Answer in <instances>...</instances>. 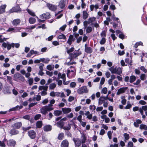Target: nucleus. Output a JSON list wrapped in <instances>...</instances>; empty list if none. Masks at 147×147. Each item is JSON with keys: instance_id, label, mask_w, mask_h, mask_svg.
<instances>
[{"instance_id": "1", "label": "nucleus", "mask_w": 147, "mask_h": 147, "mask_svg": "<svg viewBox=\"0 0 147 147\" xmlns=\"http://www.w3.org/2000/svg\"><path fill=\"white\" fill-rule=\"evenodd\" d=\"M54 109L53 108L49 107L48 105L45 106L41 108L40 112L42 114L45 115L48 111H50Z\"/></svg>"}, {"instance_id": "2", "label": "nucleus", "mask_w": 147, "mask_h": 147, "mask_svg": "<svg viewBox=\"0 0 147 147\" xmlns=\"http://www.w3.org/2000/svg\"><path fill=\"white\" fill-rule=\"evenodd\" d=\"M65 74H61L60 73H59L58 74V78H57V81H58V83H67V82H65L66 77Z\"/></svg>"}, {"instance_id": "3", "label": "nucleus", "mask_w": 147, "mask_h": 147, "mask_svg": "<svg viewBox=\"0 0 147 147\" xmlns=\"http://www.w3.org/2000/svg\"><path fill=\"white\" fill-rule=\"evenodd\" d=\"M15 46V44L12 43L10 44L9 43L7 42H4L2 44V46L3 47L5 48H7L8 50H9L11 49V47L14 48Z\"/></svg>"}, {"instance_id": "4", "label": "nucleus", "mask_w": 147, "mask_h": 147, "mask_svg": "<svg viewBox=\"0 0 147 147\" xmlns=\"http://www.w3.org/2000/svg\"><path fill=\"white\" fill-rule=\"evenodd\" d=\"M96 19V18L92 17L89 18L88 19V21L86 20L84 21L83 22V24L85 29L87 27L88 24L92 23V22L94 21Z\"/></svg>"}, {"instance_id": "5", "label": "nucleus", "mask_w": 147, "mask_h": 147, "mask_svg": "<svg viewBox=\"0 0 147 147\" xmlns=\"http://www.w3.org/2000/svg\"><path fill=\"white\" fill-rule=\"evenodd\" d=\"M22 11L19 5H17L13 7L8 11L9 13H11L14 12H20Z\"/></svg>"}, {"instance_id": "6", "label": "nucleus", "mask_w": 147, "mask_h": 147, "mask_svg": "<svg viewBox=\"0 0 147 147\" xmlns=\"http://www.w3.org/2000/svg\"><path fill=\"white\" fill-rule=\"evenodd\" d=\"M88 90L87 89V87L84 86L78 89V92L80 94H82L84 93H87L88 92Z\"/></svg>"}, {"instance_id": "7", "label": "nucleus", "mask_w": 147, "mask_h": 147, "mask_svg": "<svg viewBox=\"0 0 147 147\" xmlns=\"http://www.w3.org/2000/svg\"><path fill=\"white\" fill-rule=\"evenodd\" d=\"M82 53L80 51L74 52L70 54V56L72 59L74 58H76L78 56L81 54Z\"/></svg>"}, {"instance_id": "8", "label": "nucleus", "mask_w": 147, "mask_h": 147, "mask_svg": "<svg viewBox=\"0 0 147 147\" xmlns=\"http://www.w3.org/2000/svg\"><path fill=\"white\" fill-rule=\"evenodd\" d=\"M16 143V142L15 140L11 139L7 141V145L9 146L14 147L15 146Z\"/></svg>"}, {"instance_id": "9", "label": "nucleus", "mask_w": 147, "mask_h": 147, "mask_svg": "<svg viewBox=\"0 0 147 147\" xmlns=\"http://www.w3.org/2000/svg\"><path fill=\"white\" fill-rule=\"evenodd\" d=\"M47 6L49 9L51 11H55L57 9V6H56L48 3H47Z\"/></svg>"}, {"instance_id": "10", "label": "nucleus", "mask_w": 147, "mask_h": 147, "mask_svg": "<svg viewBox=\"0 0 147 147\" xmlns=\"http://www.w3.org/2000/svg\"><path fill=\"white\" fill-rule=\"evenodd\" d=\"M40 18L42 19H47L50 18L51 17L50 13L49 12H47L41 15Z\"/></svg>"}, {"instance_id": "11", "label": "nucleus", "mask_w": 147, "mask_h": 147, "mask_svg": "<svg viewBox=\"0 0 147 147\" xmlns=\"http://www.w3.org/2000/svg\"><path fill=\"white\" fill-rule=\"evenodd\" d=\"M76 71L74 67H73L72 69H68L67 70V76L68 77L71 76V74L72 76L74 75V73Z\"/></svg>"}, {"instance_id": "12", "label": "nucleus", "mask_w": 147, "mask_h": 147, "mask_svg": "<svg viewBox=\"0 0 147 147\" xmlns=\"http://www.w3.org/2000/svg\"><path fill=\"white\" fill-rule=\"evenodd\" d=\"M28 134L29 136L32 139H34L36 136V133L34 130L29 131Z\"/></svg>"}, {"instance_id": "13", "label": "nucleus", "mask_w": 147, "mask_h": 147, "mask_svg": "<svg viewBox=\"0 0 147 147\" xmlns=\"http://www.w3.org/2000/svg\"><path fill=\"white\" fill-rule=\"evenodd\" d=\"M73 140L76 146L79 147L81 144V140L78 138H73Z\"/></svg>"}, {"instance_id": "14", "label": "nucleus", "mask_w": 147, "mask_h": 147, "mask_svg": "<svg viewBox=\"0 0 147 147\" xmlns=\"http://www.w3.org/2000/svg\"><path fill=\"white\" fill-rule=\"evenodd\" d=\"M62 110L63 113L65 114L68 113L71 111L70 108H63L62 109Z\"/></svg>"}, {"instance_id": "15", "label": "nucleus", "mask_w": 147, "mask_h": 147, "mask_svg": "<svg viewBox=\"0 0 147 147\" xmlns=\"http://www.w3.org/2000/svg\"><path fill=\"white\" fill-rule=\"evenodd\" d=\"M20 29H21L20 28H9L7 30V31L8 32L12 31L14 32H17L19 31Z\"/></svg>"}, {"instance_id": "16", "label": "nucleus", "mask_w": 147, "mask_h": 147, "mask_svg": "<svg viewBox=\"0 0 147 147\" xmlns=\"http://www.w3.org/2000/svg\"><path fill=\"white\" fill-rule=\"evenodd\" d=\"M58 6L61 9L64 8L65 6V3L64 0H61L59 3Z\"/></svg>"}, {"instance_id": "17", "label": "nucleus", "mask_w": 147, "mask_h": 147, "mask_svg": "<svg viewBox=\"0 0 147 147\" xmlns=\"http://www.w3.org/2000/svg\"><path fill=\"white\" fill-rule=\"evenodd\" d=\"M68 141L66 140H65L62 141L61 146V147H68Z\"/></svg>"}, {"instance_id": "18", "label": "nucleus", "mask_w": 147, "mask_h": 147, "mask_svg": "<svg viewBox=\"0 0 147 147\" xmlns=\"http://www.w3.org/2000/svg\"><path fill=\"white\" fill-rule=\"evenodd\" d=\"M21 21L20 19H17L14 20L12 22V24L14 26H17L19 24Z\"/></svg>"}, {"instance_id": "19", "label": "nucleus", "mask_w": 147, "mask_h": 147, "mask_svg": "<svg viewBox=\"0 0 147 147\" xmlns=\"http://www.w3.org/2000/svg\"><path fill=\"white\" fill-rule=\"evenodd\" d=\"M43 130L45 131H51L52 129L51 126L49 125H47L43 127Z\"/></svg>"}, {"instance_id": "20", "label": "nucleus", "mask_w": 147, "mask_h": 147, "mask_svg": "<svg viewBox=\"0 0 147 147\" xmlns=\"http://www.w3.org/2000/svg\"><path fill=\"white\" fill-rule=\"evenodd\" d=\"M6 7V5L5 4L0 6V14L5 12Z\"/></svg>"}, {"instance_id": "21", "label": "nucleus", "mask_w": 147, "mask_h": 147, "mask_svg": "<svg viewBox=\"0 0 147 147\" xmlns=\"http://www.w3.org/2000/svg\"><path fill=\"white\" fill-rule=\"evenodd\" d=\"M22 126V123L21 122H18L15 123L13 127L16 129H18Z\"/></svg>"}, {"instance_id": "22", "label": "nucleus", "mask_w": 147, "mask_h": 147, "mask_svg": "<svg viewBox=\"0 0 147 147\" xmlns=\"http://www.w3.org/2000/svg\"><path fill=\"white\" fill-rule=\"evenodd\" d=\"M60 93L59 92H55L54 91L51 92L50 94V96L53 97L55 96H60Z\"/></svg>"}, {"instance_id": "23", "label": "nucleus", "mask_w": 147, "mask_h": 147, "mask_svg": "<svg viewBox=\"0 0 147 147\" xmlns=\"http://www.w3.org/2000/svg\"><path fill=\"white\" fill-rule=\"evenodd\" d=\"M84 114L87 116L86 118L89 120H90L92 119V114H90L89 111L86 112Z\"/></svg>"}, {"instance_id": "24", "label": "nucleus", "mask_w": 147, "mask_h": 147, "mask_svg": "<svg viewBox=\"0 0 147 147\" xmlns=\"http://www.w3.org/2000/svg\"><path fill=\"white\" fill-rule=\"evenodd\" d=\"M73 36L72 35H70L69 37V39L67 41V43L69 44V45H71L72 43V42L74 41Z\"/></svg>"}, {"instance_id": "25", "label": "nucleus", "mask_w": 147, "mask_h": 147, "mask_svg": "<svg viewBox=\"0 0 147 147\" xmlns=\"http://www.w3.org/2000/svg\"><path fill=\"white\" fill-rule=\"evenodd\" d=\"M89 14L87 12L85 11H84L82 12L83 18L84 20H86L88 17Z\"/></svg>"}, {"instance_id": "26", "label": "nucleus", "mask_w": 147, "mask_h": 147, "mask_svg": "<svg viewBox=\"0 0 147 147\" xmlns=\"http://www.w3.org/2000/svg\"><path fill=\"white\" fill-rule=\"evenodd\" d=\"M56 125L58 127L61 128H63L64 125V122L60 120L57 123Z\"/></svg>"}, {"instance_id": "27", "label": "nucleus", "mask_w": 147, "mask_h": 147, "mask_svg": "<svg viewBox=\"0 0 147 147\" xmlns=\"http://www.w3.org/2000/svg\"><path fill=\"white\" fill-rule=\"evenodd\" d=\"M105 100V98L104 97H101L99 99L98 103L99 105H101L104 103Z\"/></svg>"}, {"instance_id": "28", "label": "nucleus", "mask_w": 147, "mask_h": 147, "mask_svg": "<svg viewBox=\"0 0 147 147\" xmlns=\"http://www.w3.org/2000/svg\"><path fill=\"white\" fill-rule=\"evenodd\" d=\"M126 89L124 88H121L119 89L117 92V95H119L121 93L124 92Z\"/></svg>"}, {"instance_id": "29", "label": "nucleus", "mask_w": 147, "mask_h": 147, "mask_svg": "<svg viewBox=\"0 0 147 147\" xmlns=\"http://www.w3.org/2000/svg\"><path fill=\"white\" fill-rule=\"evenodd\" d=\"M20 78H23V77L18 73L16 74L13 76V78L15 80L18 79Z\"/></svg>"}, {"instance_id": "30", "label": "nucleus", "mask_w": 147, "mask_h": 147, "mask_svg": "<svg viewBox=\"0 0 147 147\" xmlns=\"http://www.w3.org/2000/svg\"><path fill=\"white\" fill-rule=\"evenodd\" d=\"M26 11L28 13L32 16H36L34 12L32 10L29 9H26Z\"/></svg>"}, {"instance_id": "31", "label": "nucleus", "mask_w": 147, "mask_h": 147, "mask_svg": "<svg viewBox=\"0 0 147 147\" xmlns=\"http://www.w3.org/2000/svg\"><path fill=\"white\" fill-rule=\"evenodd\" d=\"M85 51L88 53H91L92 52V49L89 47H88L87 48L86 47V49H85Z\"/></svg>"}, {"instance_id": "32", "label": "nucleus", "mask_w": 147, "mask_h": 147, "mask_svg": "<svg viewBox=\"0 0 147 147\" xmlns=\"http://www.w3.org/2000/svg\"><path fill=\"white\" fill-rule=\"evenodd\" d=\"M109 70L111 71L112 74H116L117 68L114 67L113 66L111 67L109 69Z\"/></svg>"}, {"instance_id": "33", "label": "nucleus", "mask_w": 147, "mask_h": 147, "mask_svg": "<svg viewBox=\"0 0 147 147\" xmlns=\"http://www.w3.org/2000/svg\"><path fill=\"white\" fill-rule=\"evenodd\" d=\"M29 21L30 24H33L36 22V20L35 18L31 17L29 18Z\"/></svg>"}, {"instance_id": "34", "label": "nucleus", "mask_w": 147, "mask_h": 147, "mask_svg": "<svg viewBox=\"0 0 147 147\" xmlns=\"http://www.w3.org/2000/svg\"><path fill=\"white\" fill-rule=\"evenodd\" d=\"M64 137V134L63 133H59L58 135L57 138L59 140H62Z\"/></svg>"}, {"instance_id": "35", "label": "nucleus", "mask_w": 147, "mask_h": 147, "mask_svg": "<svg viewBox=\"0 0 147 147\" xmlns=\"http://www.w3.org/2000/svg\"><path fill=\"white\" fill-rule=\"evenodd\" d=\"M136 80V77L135 76L132 75L130 77L129 82L130 83H132Z\"/></svg>"}, {"instance_id": "36", "label": "nucleus", "mask_w": 147, "mask_h": 147, "mask_svg": "<svg viewBox=\"0 0 147 147\" xmlns=\"http://www.w3.org/2000/svg\"><path fill=\"white\" fill-rule=\"evenodd\" d=\"M19 131L15 129H13L11 130L10 133L12 135H16L18 134Z\"/></svg>"}, {"instance_id": "37", "label": "nucleus", "mask_w": 147, "mask_h": 147, "mask_svg": "<svg viewBox=\"0 0 147 147\" xmlns=\"http://www.w3.org/2000/svg\"><path fill=\"white\" fill-rule=\"evenodd\" d=\"M61 111L59 110L55 111L54 112V114L56 116H59L61 114Z\"/></svg>"}, {"instance_id": "38", "label": "nucleus", "mask_w": 147, "mask_h": 147, "mask_svg": "<svg viewBox=\"0 0 147 147\" xmlns=\"http://www.w3.org/2000/svg\"><path fill=\"white\" fill-rule=\"evenodd\" d=\"M140 128L141 129H144L146 130H147V126L145 125L141 124L140 125Z\"/></svg>"}, {"instance_id": "39", "label": "nucleus", "mask_w": 147, "mask_h": 147, "mask_svg": "<svg viewBox=\"0 0 147 147\" xmlns=\"http://www.w3.org/2000/svg\"><path fill=\"white\" fill-rule=\"evenodd\" d=\"M47 84L46 85H47ZM48 88V86L47 85L45 86H40L39 87V89L40 90H47Z\"/></svg>"}, {"instance_id": "40", "label": "nucleus", "mask_w": 147, "mask_h": 147, "mask_svg": "<svg viewBox=\"0 0 147 147\" xmlns=\"http://www.w3.org/2000/svg\"><path fill=\"white\" fill-rule=\"evenodd\" d=\"M42 125V122L40 121H38L36 123V126L37 128H40Z\"/></svg>"}, {"instance_id": "41", "label": "nucleus", "mask_w": 147, "mask_h": 147, "mask_svg": "<svg viewBox=\"0 0 147 147\" xmlns=\"http://www.w3.org/2000/svg\"><path fill=\"white\" fill-rule=\"evenodd\" d=\"M86 139L85 135L83 134H82L81 136V141L82 144H84L85 143Z\"/></svg>"}, {"instance_id": "42", "label": "nucleus", "mask_w": 147, "mask_h": 147, "mask_svg": "<svg viewBox=\"0 0 147 147\" xmlns=\"http://www.w3.org/2000/svg\"><path fill=\"white\" fill-rule=\"evenodd\" d=\"M11 90L10 88L9 87H5L4 89V92L7 93H11Z\"/></svg>"}, {"instance_id": "43", "label": "nucleus", "mask_w": 147, "mask_h": 147, "mask_svg": "<svg viewBox=\"0 0 147 147\" xmlns=\"http://www.w3.org/2000/svg\"><path fill=\"white\" fill-rule=\"evenodd\" d=\"M58 38L59 39H63L66 40V39L65 35L62 34H61L59 35L58 36Z\"/></svg>"}, {"instance_id": "44", "label": "nucleus", "mask_w": 147, "mask_h": 147, "mask_svg": "<svg viewBox=\"0 0 147 147\" xmlns=\"http://www.w3.org/2000/svg\"><path fill=\"white\" fill-rule=\"evenodd\" d=\"M121 99H122L121 101L122 104L123 105H125L126 102V100L125 99V97L122 96L121 97Z\"/></svg>"}, {"instance_id": "45", "label": "nucleus", "mask_w": 147, "mask_h": 147, "mask_svg": "<svg viewBox=\"0 0 147 147\" xmlns=\"http://www.w3.org/2000/svg\"><path fill=\"white\" fill-rule=\"evenodd\" d=\"M55 102V101L54 99H52L50 100V104H49L48 105V106H49V107H51L52 108H53V104H54Z\"/></svg>"}, {"instance_id": "46", "label": "nucleus", "mask_w": 147, "mask_h": 147, "mask_svg": "<svg viewBox=\"0 0 147 147\" xmlns=\"http://www.w3.org/2000/svg\"><path fill=\"white\" fill-rule=\"evenodd\" d=\"M6 139H4V140L3 141H0V146L2 147H5V144L4 143V141H6Z\"/></svg>"}, {"instance_id": "47", "label": "nucleus", "mask_w": 147, "mask_h": 147, "mask_svg": "<svg viewBox=\"0 0 147 147\" xmlns=\"http://www.w3.org/2000/svg\"><path fill=\"white\" fill-rule=\"evenodd\" d=\"M146 76L145 74H142L140 76V79L141 80H144L146 79Z\"/></svg>"}, {"instance_id": "48", "label": "nucleus", "mask_w": 147, "mask_h": 147, "mask_svg": "<svg viewBox=\"0 0 147 147\" xmlns=\"http://www.w3.org/2000/svg\"><path fill=\"white\" fill-rule=\"evenodd\" d=\"M122 73L121 69L120 67L117 68L116 74H120Z\"/></svg>"}, {"instance_id": "49", "label": "nucleus", "mask_w": 147, "mask_h": 147, "mask_svg": "<svg viewBox=\"0 0 147 147\" xmlns=\"http://www.w3.org/2000/svg\"><path fill=\"white\" fill-rule=\"evenodd\" d=\"M54 67V65H53V66L52 67L51 65H49L47 66V68L48 70H50V71H51L53 69Z\"/></svg>"}, {"instance_id": "50", "label": "nucleus", "mask_w": 147, "mask_h": 147, "mask_svg": "<svg viewBox=\"0 0 147 147\" xmlns=\"http://www.w3.org/2000/svg\"><path fill=\"white\" fill-rule=\"evenodd\" d=\"M92 30V28L91 27L89 26L86 29V32L87 33H89Z\"/></svg>"}, {"instance_id": "51", "label": "nucleus", "mask_w": 147, "mask_h": 147, "mask_svg": "<svg viewBox=\"0 0 147 147\" xmlns=\"http://www.w3.org/2000/svg\"><path fill=\"white\" fill-rule=\"evenodd\" d=\"M41 115L40 114H38L36 115L34 117V119L35 120H37L39 119L41 117Z\"/></svg>"}, {"instance_id": "52", "label": "nucleus", "mask_w": 147, "mask_h": 147, "mask_svg": "<svg viewBox=\"0 0 147 147\" xmlns=\"http://www.w3.org/2000/svg\"><path fill=\"white\" fill-rule=\"evenodd\" d=\"M56 86V85L55 83H51L49 86V88L51 89H54Z\"/></svg>"}, {"instance_id": "53", "label": "nucleus", "mask_w": 147, "mask_h": 147, "mask_svg": "<svg viewBox=\"0 0 147 147\" xmlns=\"http://www.w3.org/2000/svg\"><path fill=\"white\" fill-rule=\"evenodd\" d=\"M31 53L32 54V55L33 54H36L38 55H40L39 53V52H38L36 51H34L33 50H31Z\"/></svg>"}, {"instance_id": "54", "label": "nucleus", "mask_w": 147, "mask_h": 147, "mask_svg": "<svg viewBox=\"0 0 147 147\" xmlns=\"http://www.w3.org/2000/svg\"><path fill=\"white\" fill-rule=\"evenodd\" d=\"M105 42L106 39L105 38H102L100 43L101 45H103L105 43Z\"/></svg>"}, {"instance_id": "55", "label": "nucleus", "mask_w": 147, "mask_h": 147, "mask_svg": "<svg viewBox=\"0 0 147 147\" xmlns=\"http://www.w3.org/2000/svg\"><path fill=\"white\" fill-rule=\"evenodd\" d=\"M63 129L65 130H69L71 129V126L70 125H68L67 126L63 127Z\"/></svg>"}, {"instance_id": "56", "label": "nucleus", "mask_w": 147, "mask_h": 147, "mask_svg": "<svg viewBox=\"0 0 147 147\" xmlns=\"http://www.w3.org/2000/svg\"><path fill=\"white\" fill-rule=\"evenodd\" d=\"M125 140H128L129 138V135L127 133H125L123 134Z\"/></svg>"}, {"instance_id": "57", "label": "nucleus", "mask_w": 147, "mask_h": 147, "mask_svg": "<svg viewBox=\"0 0 147 147\" xmlns=\"http://www.w3.org/2000/svg\"><path fill=\"white\" fill-rule=\"evenodd\" d=\"M101 36L102 38H105L106 36V32L105 31H102L101 33Z\"/></svg>"}, {"instance_id": "58", "label": "nucleus", "mask_w": 147, "mask_h": 147, "mask_svg": "<svg viewBox=\"0 0 147 147\" xmlns=\"http://www.w3.org/2000/svg\"><path fill=\"white\" fill-rule=\"evenodd\" d=\"M2 35H0V42L1 43L4 41H5L6 40L7 38H2Z\"/></svg>"}, {"instance_id": "59", "label": "nucleus", "mask_w": 147, "mask_h": 147, "mask_svg": "<svg viewBox=\"0 0 147 147\" xmlns=\"http://www.w3.org/2000/svg\"><path fill=\"white\" fill-rule=\"evenodd\" d=\"M107 92V90L106 88H104L101 91V93H103L104 94H106Z\"/></svg>"}, {"instance_id": "60", "label": "nucleus", "mask_w": 147, "mask_h": 147, "mask_svg": "<svg viewBox=\"0 0 147 147\" xmlns=\"http://www.w3.org/2000/svg\"><path fill=\"white\" fill-rule=\"evenodd\" d=\"M74 47H71L70 49L67 50V53L69 54L70 55V54H71V52H73L74 51Z\"/></svg>"}, {"instance_id": "61", "label": "nucleus", "mask_w": 147, "mask_h": 147, "mask_svg": "<svg viewBox=\"0 0 147 147\" xmlns=\"http://www.w3.org/2000/svg\"><path fill=\"white\" fill-rule=\"evenodd\" d=\"M112 132L111 131H109L107 132V135L108 136L109 138L111 139L112 138Z\"/></svg>"}, {"instance_id": "62", "label": "nucleus", "mask_w": 147, "mask_h": 147, "mask_svg": "<svg viewBox=\"0 0 147 147\" xmlns=\"http://www.w3.org/2000/svg\"><path fill=\"white\" fill-rule=\"evenodd\" d=\"M75 98L74 96H70L69 97L68 100L69 102H71L74 100Z\"/></svg>"}, {"instance_id": "63", "label": "nucleus", "mask_w": 147, "mask_h": 147, "mask_svg": "<svg viewBox=\"0 0 147 147\" xmlns=\"http://www.w3.org/2000/svg\"><path fill=\"white\" fill-rule=\"evenodd\" d=\"M18 107L16 106V107H13L10 109L9 110L10 111H15L18 110Z\"/></svg>"}, {"instance_id": "64", "label": "nucleus", "mask_w": 147, "mask_h": 147, "mask_svg": "<svg viewBox=\"0 0 147 147\" xmlns=\"http://www.w3.org/2000/svg\"><path fill=\"white\" fill-rule=\"evenodd\" d=\"M82 37L81 36L79 37L78 38H77L76 42L77 43H79L82 40Z\"/></svg>"}]
</instances>
